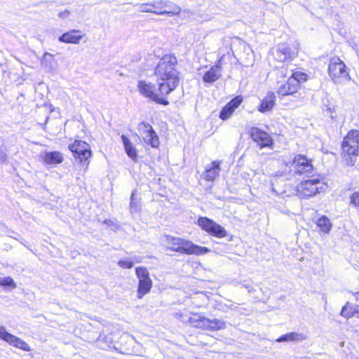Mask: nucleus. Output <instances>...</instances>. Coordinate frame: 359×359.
<instances>
[{
    "mask_svg": "<svg viewBox=\"0 0 359 359\" xmlns=\"http://www.w3.org/2000/svg\"><path fill=\"white\" fill-rule=\"evenodd\" d=\"M177 58L166 55L158 62L155 69L158 91L162 94H169L179 83V73L176 69Z\"/></svg>",
    "mask_w": 359,
    "mask_h": 359,
    "instance_id": "f257e3e1",
    "label": "nucleus"
},
{
    "mask_svg": "<svg viewBox=\"0 0 359 359\" xmlns=\"http://www.w3.org/2000/svg\"><path fill=\"white\" fill-rule=\"evenodd\" d=\"M343 156L347 165L353 166L356 162L359 147V131L352 130L344 138L342 144Z\"/></svg>",
    "mask_w": 359,
    "mask_h": 359,
    "instance_id": "f03ea898",
    "label": "nucleus"
},
{
    "mask_svg": "<svg viewBox=\"0 0 359 359\" xmlns=\"http://www.w3.org/2000/svg\"><path fill=\"white\" fill-rule=\"evenodd\" d=\"M325 189V183L319 175L303 180L297 185V196L301 199H309Z\"/></svg>",
    "mask_w": 359,
    "mask_h": 359,
    "instance_id": "7ed1b4c3",
    "label": "nucleus"
},
{
    "mask_svg": "<svg viewBox=\"0 0 359 359\" xmlns=\"http://www.w3.org/2000/svg\"><path fill=\"white\" fill-rule=\"evenodd\" d=\"M328 74L335 83H343L351 79L346 65L337 57H332L330 60L328 66Z\"/></svg>",
    "mask_w": 359,
    "mask_h": 359,
    "instance_id": "20e7f679",
    "label": "nucleus"
},
{
    "mask_svg": "<svg viewBox=\"0 0 359 359\" xmlns=\"http://www.w3.org/2000/svg\"><path fill=\"white\" fill-rule=\"evenodd\" d=\"M137 88L142 95L150 100L163 105L168 104V101L165 99V96L168 94H162L158 91V88H156L155 85L149 82L140 81L138 82Z\"/></svg>",
    "mask_w": 359,
    "mask_h": 359,
    "instance_id": "39448f33",
    "label": "nucleus"
},
{
    "mask_svg": "<svg viewBox=\"0 0 359 359\" xmlns=\"http://www.w3.org/2000/svg\"><path fill=\"white\" fill-rule=\"evenodd\" d=\"M69 149L73 153L74 158L79 159L80 163L88 166L89 159L92 156L90 147L88 144L81 140H75L69 145Z\"/></svg>",
    "mask_w": 359,
    "mask_h": 359,
    "instance_id": "423d86ee",
    "label": "nucleus"
},
{
    "mask_svg": "<svg viewBox=\"0 0 359 359\" xmlns=\"http://www.w3.org/2000/svg\"><path fill=\"white\" fill-rule=\"evenodd\" d=\"M290 168L296 175H304L306 177L312 176L313 166L311 160L305 156L297 155L290 163Z\"/></svg>",
    "mask_w": 359,
    "mask_h": 359,
    "instance_id": "0eeeda50",
    "label": "nucleus"
},
{
    "mask_svg": "<svg viewBox=\"0 0 359 359\" xmlns=\"http://www.w3.org/2000/svg\"><path fill=\"white\" fill-rule=\"evenodd\" d=\"M135 272L139 280L137 297L138 299H142L144 295L150 291L152 287V280L149 277L148 270L145 267H137Z\"/></svg>",
    "mask_w": 359,
    "mask_h": 359,
    "instance_id": "6e6552de",
    "label": "nucleus"
},
{
    "mask_svg": "<svg viewBox=\"0 0 359 359\" xmlns=\"http://www.w3.org/2000/svg\"><path fill=\"white\" fill-rule=\"evenodd\" d=\"M138 132L140 138L144 143L153 148L158 147L160 144L158 137L150 124L145 122L140 123L138 126Z\"/></svg>",
    "mask_w": 359,
    "mask_h": 359,
    "instance_id": "1a4fd4ad",
    "label": "nucleus"
},
{
    "mask_svg": "<svg viewBox=\"0 0 359 359\" xmlns=\"http://www.w3.org/2000/svg\"><path fill=\"white\" fill-rule=\"evenodd\" d=\"M0 339L9 345L20 348L25 351H29L30 346L22 339L7 332L5 327L0 325Z\"/></svg>",
    "mask_w": 359,
    "mask_h": 359,
    "instance_id": "9d476101",
    "label": "nucleus"
},
{
    "mask_svg": "<svg viewBox=\"0 0 359 359\" xmlns=\"http://www.w3.org/2000/svg\"><path fill=\"white\" fill-rule=\"evenodd\" d=\"M250 135L260 148L269 147L273 144V140L270 135L258 128H252Z\"/></svg>",
    "mask_w": 359,
    "mask_h": 359,
    "instance_id": "9b49d317",
    "label": "nucleus"
},
{
    "mask_svg": "<svg viewBox=\"0 0 359 359\" xmlns=\"http://www.w3.org/2000/svg\"><path fill=\"white\" fill-rule=\"evenodd\" d=\"M203 230L210 236L218 238H224L227 235V232L223 226L205 217H203Z\"/></svg>",
    "mask_w": 359,
    "mask_h": 359,
    "instance_id": "f8f14e48",
    "label": "nucleus"
},
{
    "mask_svg": "<svg viewBox=\"0 0 359 359\" xmlns=\"http://www.w3.org/2000/svg\"><path fill=\"white\" fill-rule=\"evenodd\" d=\"M297 55L296 48L290 47L287 43H280L278 46L274 56L276 60L285 62Z\"/></svg>",
    "mask_w": 359,
    "mask_h": 359,
    "instance_id": "ddd939ff",
    "label": "nucleus"
},
{
    "mask_svg": "<svg viewBox=\"0 0 359 359\" xmlns=\"http://www.w3.org/2000/svg\"><path fill=\"white\" fill-rule=\"evenodd\" d=\"M84 38L86 34L79 29H72L62 34L58 40L62 43L79 44Z\"/></svg>",
    "mask_w": 359,
    "mask_h": 359,
    "instance_id": "4468645a",
    "label": "nucleus"
},
{
    "mask_svg": "<svg viewBox=\"0 0 359 359\" xmlns=\"http://www.w3.org/2000/svg\"><path fill=\"white\" fill-rule=\"evenodd\" d=\"M207 68V66H203V82L211 83L221 77L222 66L219 62L205 71L204 69Z\"/></svg>",
    "mask_w": 359,
    "mask_h": 359,
    "instance_id": "2eb2a0df",
    "label": "nucleus"
},
{
    "mask_svg": "<svg viewBox=\"0 0 359 359\" xmlns=\"http://www.w3.org/2000/svg\"><path fill=\"white\" fill-rule=\"evenodd\" d=\"M243 98L241 96H236L228 102L220 111L219 117L222 120L228 119L236 108L241 104Z\"/></svg>",
    "mask_w": 359,
    "mask_h": 359,
    "instance_id": "dca6fc26",
    "label": "nucleus"
},
{
    "mask_svg": "<svg viewBox=\"0 0 359 359\" xmlns=\"http://www.w3.org/2000/svg\"><path fill=\"white\" fill-rule=\"evenodd\" d=\"M219 172L220 162L218 161H212L205 167V170L203 172V179L206 181L213 182L218 177Z\"/></svg>",
    "mask_w": 359,
    "mask_h": 359,
    "instance_id": "f3484780",
    "label": "nucleus"
},
{
    "mask_svg": "<svg viewBox=\"0 0 359 359\" xmlns=\"http://www.w3.org/2000/svg\"><path fill=\"white\" fill-rule=\"evenodd\" d=\"M300 86H298L297 81L289 78L287 82L279 88L278 93L280 96L292 95L297 92Z\"/></svg>",
    "mask_w": 359,
    "mask_h": 359,
    "instance_id": "a211bd4d",
    "label": "nucleus"
},
{
    "mask_svg": "<svg viewBox=\"0 0 359 359\" xmlns=\"http://www.w3.org/2000/svg\"><path fill=\"white\" fill-rule=\"evenodd\" d=\"M276 96L273 92H269L262 100L258 107V111L261 113H266L272 110L275 105Z\"/></svg>",
    "mask_w": 359,
    "mask_h": 359,
    "instance_id": "6ab92c4d",
    "label": "nucleus"
},
{
    "mask_svg": "<svg viewBox=\"0 0 359 359\" xmlns=\"http://www.w3.org/2000/svg\"><path fill=\"white\" fill-rule=\"evenodd\" d=\"M42 158L43 163L51 165L61 163L64 160L62 154L59 151L45 152Z\"/></svg>",
    "mask_w": 359,
    "mask_h": 359,
    "instance_id": "aec40b11",
    "label": "nucleus"
},
{
    "mask_svg": "<svg viewBox=\"0 0 359 359\" xmlns=\"http://www.w3.org/2000/svg\"><path fill=\"white\" fill-rule=\"evenodd\" d=\"M307 339V336L302 332H292L287 333L285 334H283L279 337L276 341L278 342H286V341H293V342H301Z\"/></svg>",
    "mask_w": 359,
    "mask_h": 359,
    "instance_id": "412c9836",
    "label": "nucleus"
},
{
    "mask_svg": "<svg viewBox=\"0 0 359 359\" xmlns=\"http://www.w3.org/2000/svg\"><path fill=\"white\" fill-rule=\"evenodd\" d=\"M121 138L123 144L124 150L128 156L133 161H137V151L133 142L125 135H122Z\"/></svg>",
    "mask_w": 359,
    "mask_h": 359,
    "instance_id": "4be33fe9",
    "label": "nucleus"
},
{
    "mask_svg": "<svg viewBox=\"0 0 359 359\" xmlns=\"http://www.w3.org/2000/svg\"><path fill=\"white\" fill-rule=\"evenodd\" d=\"M202 248L198 245H194L191 241L182 239L179 252L187 254H200Z\"/></svg>",
    "mask_w": 359,
    "mask_h": 359,
    "instance_id": "5701e85b",
    "label": "nucleus"
},
{
    "mask_svg": "<svg viewBox=\"0 0 359 359\" xmlns=\"http://www.w3.org/2000/svg\"><path fill=\"white\" fill-rule=\"evenodd\" d=\"M166 6L167 7H165V8H163V10L156 11H154V13L157 15H178L181 11L180 7L171 2L166 1Z\"/></svg>",
    "mask_w": 359,
    "mask_h": 359,
    "instance_id": "b1692460",
    "label": "nucleus"
},
{
    "mask_svg": "<svg viewBox=\"0 0 359 359\" xmlns=\"http://www.w3.org/2000/svg\"><path fill=\"white\" fill-rule=\"evenodd\" d=\"M182 322L189 323L193 327H199L202 322V317L198 313H189L186 316V318L182 319Z\"/></svg>",
    "mask_w": 359,
    "mask_h": 359,
    "instance_id": "393cba45",
    "label": "nucleus"
},
{
    "mask_svg": "<svg viewBox=\"0 0 359 359\" xmlns=\"http://www.w3.org/2000/svg\"><path fill=\"white\" fill-rule=\"evenodd\" d=\"M224 323L219 320H210L203 317V330H219L224 327Z\"/></svg>",
    "mask_w": 359,
    "mask_h": 359,
    "instance_id": "a878e982",
    "label": "nucleus"
},
{
    "mask_svg": "<svg viewBox=\"0 0 359 359\" xmlns=\"http://www.w3.org/2000/svg\"><path fill=\"white\" fill-rule=\"evenodd\" d=\"M316 224L320 229L321 231L325 233H329L332 227L330 220L325 216L320 217L318 219Z\"/></svg>",
    "mask_w": 359,
    "mask_h": 359,
    "instance_id": "bb28decb",
    "label": "nucleus"
},
{
    "mask_svg": "<svg viewBox=\"0 0 359 359\" xmlns=\"http://www.w3.org/2000/svg\"><path fill=\"white\" fill-rule=\"evenodd\" d=\"M182 238L166 236V245L170 250L179 252L181 245Z\"/></svg>",
    "mask_w": 359,
    "mask_h": 359,
    "instance_id": "cd10ccee",
    "label": "nucleus"
},
{
    "mask_svg": "<svg viewBox=\"0 0 359 359\" xmlns=\"http://www.w3.org/2000/svg\"><path fill=\"white\" fill-rule=\"evenodd\" d=\"M357 309L347 303L343 308L341 311V316L345 317L346 318H349L353 317L355 313H357Z\"/></svg>",
    "mask_w": 359,
    "mask_h": 359,
    "instance_id": "c85d7f7f",
    "label": "nucleus"
},
{
    "mask_svg": "<svg viewBox=\"0 0 359 359\" xmlns=\"http://www.w3.org/2000/svg\"><path fill=\"white\" fill-rule=\"evenodd\" d=\"M290 78L291 79H294L297 81L298 86H300L301 82L306 81L307 80L308 75L302 72H295L291 74Z\"/></svg>",
    "mask_w": 359,
    "mask_h": 359,
    "instance_id": "c756f323",
    "label": "nucleus"
},
{
    "mask_svg": "<svg viewBox=\"0 0 359 359\" xmlns=\"http://www.w3.org/2000/svg\"><path fill=\"white\" fill-rule=\"evenodd\" d=\"M130 212H135L140 210V201L136 198L135 194L133 192L130 197Z\"/></svg>",
    "mask_w": 359,
    "mask_h": 359,
    "instance_id": "7c9ffc66",
    "label": "nucleus"
},
{
    "mask_svg": "<svg viewBox=\"0 0 359 359\" xmlns=\"http://www.w3.org/2000/svg\"><path fill=\"white\" fill-rule=\"evenodd\" d=\"M0 285L10 286L12 288L16 287V284L11 277H1L0 276Z\"/></svg>",
    "mask_w": 359,
    "mask_h": 359,
    "instance_id": "2f4dec72",
    "label": "nucleus"
},
{
    "mask_svg": "<svg viewBox=\"0 0 359 359\" xmlns=\"http://www.w3.org/2000/svg\"><path fill=\"white\" fill-rule=\"evenodd\" d=\"M53 55L49 53H45L41 58V63L43 66H50L53 62Z\"/></svg>",
    "mask_w": 359,
    "mask_h": 359,
    "instance_id": "473e14b6",
    "label": "nucleus"
},
{
    "mask_svg": "<svg viewBox=\"0 0 359 359\" xmlns=\"http://www.w3.org/2000/svg\"><path fill=\"white\" fill-rule=\"evenodd\" d=\"M350 205L356 209L359 208V191L353 192L350 196Z\"/></svg>",
    "mask_w": 359,
    "mask_h": 359,
    "instance_id": "72a5a7b5",
    "label": "nucleus"
},
{
    "mask_svg": "<svg viewBox=\"0 0 359 359\" xmlns=\"http://www.w3.org/2000/svg\"><path fill=\"white\" fill-rule=\"evenodd\" d=\"M152 6L154 11H162L167 7L166 1L157 0L152 2Z\"/></svg>",
    "mask_w": 359,
    "mask_h": 359,
    "instance_id": "f704fd0d",
    "label": "nucleus"
},
{
    "mask_svg": "<svg viewBox=\"0 0 359 359\" xmlns=\"http://www.w3.org/2000/svg\"><path fill=\"white\" fill-rule=\"evenodd\" d=\"M139 11L142 13H154V10L152 6V3L150 4H142L140 5Z\"/></svg>",
    "mask_w": 359,
    "mask_h": 359,
    "instance_id": "c9c22d12",
    "label": "nucleus"
},
{
    "mask_svg": "<svg viewBox=\"0 0 359 359\" xmlns=\"http://www.w3.org/2000/svg\"><path fill=\"white\" fill-rule=\"evenodd\" d=\"M276 74L278 78L283 79L286 77L287 74H289V72L287 69L284 65H283L282 67L278 69Z\"/></svg>",
    "mask_w": 359,
    "mask_h": 359,
    "instance_id": "e433bc0d",
    "label": "nucleus"
},
{
    "mask_svg": "<svg viewBox=\"0 0 359 359\" xmlns=\"http://www.w3.org/2000/svg\"><path fill=\"white\" fill-rule=\"evenodd\" d=\"M118 265L123 269H130L133 266V262L129 260H120Z\"/></svg>",
    "mask_w": 359,
    "mask_h": 359,
    "instance_id": "4c0bfd02",
    "label": "nucleus"
},
{
    "mask_svg": "<svg viewBox=\"0 0 359 359\" xmlns=\"http://www.w3.org/2000/svg\"><path fill=\"white\" fill-rule=\"evenodd\" d=\"M242 285H243V287L246 288L249 292H251L253 290V287L250 281H246V280L243 281V283H242Z\"/></svg>",
    "mask_w": 359,
    "mask_h": 359,
    "instance_id": "58836bf2",
    "label": "nucleus"
},
{
    "mask_svg": "<svg viewBox=\"0 0 359 359\" xmlns=\"http://www.w3.org/2000/svg\"><path fill=\"white\" fill-rule=\"evenodd\" d=\"M187 315H189V313H182V312H177V313H174L175 317L181 321H182V319L186 318Z\"/></svg>",
    "mask_w": 359,
    "mask_h": 359,
    "instance_id": "ea45409f",
    "label": "nucleus"
},
{
    "mask_svg": "<svg viewBox=\"0 0 359 359\" xmlns=\"http://www.w3.org/2000/svg\"><path fill=\"white\" fill-rule=\"evenodd\" d=\"M70 14V12L68 10H65L63 11H61L58 13V16L60 18H67Z\"/></svg>",
    "mask_w": 359,
    "mask_h": 359,
    "instance_id": "a19ab883",
    "label": "nucleus"
},
{
    "mask_svg": "<svg viewBox=\"0 0 359 359\" xmlns=\"http://www.w3.org/2000/svg\"><path fill=\"white\" fill-rule=\"evenodd\" d=\"M7 160V156L4 153H1L0 154V162L4 163Z\"/></svg>",
    "mask_w": 359,
    "mask_h": 359,
    "instance_id": "79ce46f5",
    "label": "nucleus"
},
{
    "mask_svg": "<svg viewBox=\"0 0 359 359\" xmlns=\"http://www.w3.org/2000/svg\"><path fill=\"white\" fill-rule=\"evenodd\" d=\"M198 223L199 225H202V217H199L198 219Z\"/></svg>",
    "mask_w": 359,
    "mask_h": 359,
    "instance_id": "37998d69",
    "label": "nucleus"
},
{
    "mask_svg": "<svg viewBox=\"0 0 359 359\" xmlns=\"http://www.w3.org/2000/svg\"><path fill=\"white\" fill-rule=\"evenodd\" d=\"M209 252V250L206 247H203V254Z\"/></svg>",
    "mask_w": 359,
    "mask_h": 359,
    "instance_id": "c03bdc74",
    "label": "nucleus"
},
{
    "mask_svg": "<svg viewBox=\"0 0 359 359\" xmlns=\"http://www.w3.org/2000/svg\"><path fill=\"white\" fill-rule=\"evenodd\" d=\"M358 294H359V292H358Z\"/></svg>",
    "mask_w": 359,
    "mask_h": 359,
    "instance_id": "a18cd8bd",
    "label": "nucleus"
}]
</instances>
